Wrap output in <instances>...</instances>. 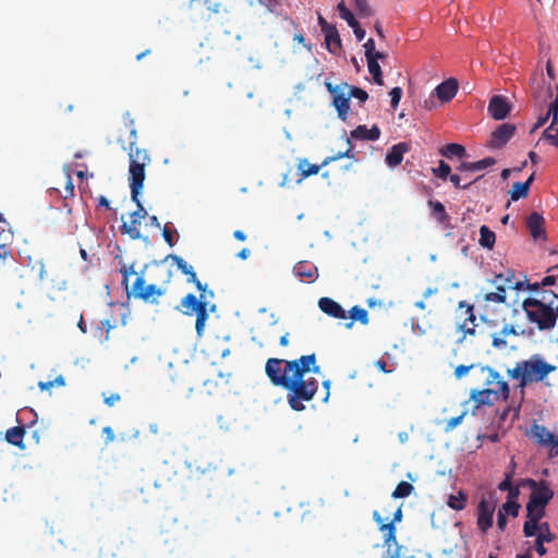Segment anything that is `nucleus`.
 <instances>
[{
    "label": "nucleus",
    "mask_w": 558,
    "mask_h": 558,
    "mask_svg": "<svg viewBox=\"0 0 558 558\" xmlns=\"http://www.w3.org/2000/svg\"><path fill=\"white\" fill-rule=\"evenodd\" d=\"M366 60H367L368 71L372 74L374 82L377 85H383L384 84L383 73H381V68H380L379 63L376 62V60H374V58H368Z\"/></svg>",
    "instance_id": "obj_40"
},
{
    "label": "nucleus",
    "mask_w": 558,
    "mask_h": 558,
    "mask_svg": "<svg viewBox=\"0 0 558 558\" xmlns=\"http://www.w3.org/2000/svg\"><path fill=\"white\" fill-rule=\"evenodd\" d=\"M120 400H121V396L117 392L110 393L109 396L104 395V402L108 407H113Z\"/></svg>",
    "instance_id": "obj_57"
},
{
    "label": "nucleus",
    "mask_w": 558,
    "mask_h": 558,
    "mask_svg": "<svg viewBox=\"0 0 558 558\" xmlns=\"http://www.w3.org/2000/svg\"><path fill=\"white\" fill-rule=\"evenodd\" d=\"M530 189L523 182H515L510 190V198L515 202L527 196Z\"/></svg>",
    "instance_id": "obj_38"
},
{
    "label": "nucleus",
    "mask_w": 558,
    "mask_h": 558,
    "mask_svg": "<svg viewBox=\"0 0 558 558\" xmlns=\"http://www.w3.org/2000/svg\"><path fill=\"white\" fill-rule=\"evenodd\" d=\"M24 435H25V426L24 425L14 426L12 428H9L5 432V440L9 444L23 449L24 448V444H23Z\"/></svg>",
    "instance_id": "obj_25"
},
{
    "label": "nucleus",
    "mask_w": 558,
    "mask_h": 558,
    "mask_svg": "<svg viewBox=\"0 0 558 558\" xmlns=\"http://www.w3.org/2000/svg\"><path fill=\"white\" fill-rule=\"evenodd\" d=\"M499 281H504V284L508 287V289L512 290H522L524 287V281H514V272L511 269H507L505 272L495 275L492 283H498Z\"/></svg>",
    "instance_id": "obj_24"
},
{
    "label": "nucleus",
    "mask_w": 558,
    "mask_h": 558,
    "mask_svg": "<svg viewBox=\"0 0 558 558\" xmlns=\"http://www.w3.org/2000/svg\"><path fill=\"white\" fill-rule=\"evenodd\" d=\"M520 505L515 500H507L499 510L506 515L517 517L519 514Z\"/></svg>",
    "instance_id": "obj_43"
},
{
    "label": "nucleus",
    "mask_w": 558,
    "mask_h": 558,
    "mask_svg": "<svg viewBox=\"0 0 558 558\" xmlns=\"http://www.w3.org/2000/svg\"><path fill=\"white\" fill-rule=\"evenodd\" d=\"M495 502L482 499L477 506V527L486 533L493 526Z\"/></svg>",
    "instance_id": "obj_11"
},
{
    "label": "nucleus",
    "mask_w": 558,
    "mask_h": 558,
    "mask_svg": "<svg viewBox=\"0 0 558 558\" xmlns=\"http://www.w3.org/2000/svg\"><path fill=\"white\" fill-rule=\"evenodd\" d=\"M476 316L474 306L466 301H460L457 310V329L463 333L461 340L465 339L468 335L475 336Z\"/></svg>",
    "instance_id": "obj_8"
},
{
    "label": "nucleus",
    "mask_w": 558,
    "mask_h": 558,
    "mask_svg": "<svg viewBox=\"0 0 558 558\" xmlns=\"http://www.w3.org/2000/svg\"><path fill=\"white\" fill-rule=\"evenodd\" d=\"M354 4L361 16H369L372 14L367 0H354Z\"/></svg>",
    "instance_id": "obj_49"
},
{
    "label": "nucleus",
    "mask_w": 558,
    "mask_h": 558,
    "mask_svg": "<svg viewBox=\"0 0 558 558\" xmlns=\"http://www.w3.org/2000/svg\"><path fill=\"white\" fill-rule=\"evenodd\" d=\"M495 233L487 226H482L480 228V245L485 248L492 250L495 245Z\"/></svg>",
    "instance_id": "obj_33"
},
{
    "label": "nucleus",
    "mask_w": 558,
    "mask_h": 558,
    "mask_svg": "<svg viewBox=\"0 0 558 558\" xmlns=\"http://www.w3.org/2000/svg\"><path fill=\"white\" fill-rule=\"evenodd\" d=\"M165 293V290L157 287L156 284L145 286V279L143 276H137L130 291L126 295L129 299L134 298L142 300L146 303H156L157 299Z\"/></svg>",
    "instance_id": "obj_7"
},
{
    "label": "nucleus",
    "mask_w": 558,
    "mask_h": 558,
    "mask_svg": "<svg viewBox=\"0 0 558 558\" xmlns=\"http://www.w3.org/2000/svg\"><path fill=\"white\" fill-rule=\"evenodd\" d=\"M205 303V301H199L194 294L190 293L181 300L180 307L184 314L193 315Z\"/></svg>",
    "instance_id": "obj_26"
},
{
    "label": "nucleus",
    "mask_w": 558,
    "mask_h": 558,
    "mask_svg": "<svg viewBox=\"0 0 558 558\" xmlns=\"http://www.w3.org/2000/svg\"><path fill=\"white\" fill-rule=\"evenodd\" d=\"M352 148H353L352 142H347V147L343 150H339L337 154L326 157L322 161L320 165H312L306 159H301L298 165V170H299V174H300V178L298 181L301 182L302 180H304L311 175L317 174L322 167H325L332 161H336L343 157L354 158V156L350 155Z\"/></svg>",
    "instance_id": "obj_6"
},
{
    "label": "nucleus",
    "mask_w": 558,
    "mask_h": 558,
    "mask_svg": "<svg viewBox=\"0 0 558 558\" xmlns=\"http://www.w3.org/2000/svg\"><path fill=\"white\" fill-rule=\"evenodd\" d=\"M487 377H486V384L487 385H495L493 389L495 391H498V396L504 400L507 401L509 399L510 389L507 381H505L500 374L492 368H487Z\"/></svg>",
    "instance_id": "obj_16"
},
{
    "label": "nucleus",
    "mask_w": 558,
    "mask_h": 558,
    "mask_svg": "<svg viewBox=\"0 0 558 558\" xmlns=\"http://www.w3.org/2000/svg\"><path fill=\"white\" fill-rule=\"evenodd\" d=\"M380 136V130L377 125H373L367 129L366 125H359L351 131L348 140H378Z\"/></svg>",
    "instance_id": "obj_21"
},
{
    "label": "nucleus",
    "mask_w": 558,
    "mask_h": 558,
    "mask_svg": "<svg viewBox=\"0 0 558 558\" xmlns=\"http://www.w3.org/2000/svg\"><path fill=\"white\" fill-rule=\"evenodd\" d=\"M349 92L351 94V98H356L360 101V104H364L368 99L367 92L360 87L349 85Z\"/></svg>",
    "instance_id": "obj_45"
},
{
    "label": "nucleus",
    "mask_w": 558,
    "mask_h": 558,
    "mask_svg": "<svg viewBox=\"0 0 558 558\" xmlns=\"http://www.w3.org/2000/svg\"><path fill=\"white\" fill-rule=\"evenodd\" d=\"M472 368V365L470 366H466V365H459L456 367L454 369V375L457 378H461L462 376L466 375L468 372Z\"/></svg>",
    "instance_id": "obj_64"
},
{
    "label": "nucleus",
    "mask_w": 558,
    "mask_h": 558,
    "mask_svg": "<svg viewBox=\"0 0 558 558\" xmlns=\"http://www.w3.org/2000/svg\"><path fill=\"white\" fill-rule=\"evenodd\" d=\"M349 317L351 318L352 322L348 323L345 326L347 328H351L352 325H353V322H360L362 325H367L368 324V313L365 308L363 307H360V306H353L350 311H349Z\"/></svg>",
    "instance_id": "obj_31"
},
{
    "label": "nucleus",
    "mask_w": 558,
    "mask_h": 558,
    "mask_svg": "<svg viewBox=\"0 0 558 558\" xmlns=\"http://www.w3.org/2000/svg\"><path fill=\"white\" fill-rule=\"evenodd\" d=\"M413 490L414 486L412 484L401 481L392 492L391 497L395 499L407 498L413 493Z\"/></svg>",
    "instance_id": "obj_37"
},
{
    "label": "nucleus",
    "mask_w": 558,
    "mask_h": 558,
    "mask_svg": "<svg viewBox=\"0 0 558 558\" xmlns=\"http://www.w3.org/2000/svg\"><path fill=\"white\" fill-rule=\"evenodd\" d=\"M123 123L125 125V128L129 130V135L131 137H135L136 136V130H135V123H134V120L131 118V114L129 112H126L125 114H123Z\"/></svg>",
    "instance_id": "obj_51"
},
{
    "label": "nucleus",
    "mask_w": 558,
    "mask_h": 558,
    "mask_svg": "<svg viewBox=\"0 0 558 558\" xmlns=\"http://www.w3.org/2000/svg\"><path fill=\"white\" fill-rule=\"evenodd\" d=\"M195 330L197 336H202L204 332L206 320L208 319L207 304L202 305L195 313Z\"/></svg>",
    "instance_id": "obj_35"
},
{
    "label": "nucleus",
    "mask_w": 558,
    "mask_h": 558,
    "mask_svg": "<svg viewBox=\"0 0 558 558\" xmlns=\"http://www.w3.org/2000/svg\"><path fill=\"white\" fill-rule=\"evenodd\" d=\"M458 81L456 78H448L440 83L434 90L435 95L441 102L450 101L458 92Z\"/></svg>",
    "instance_id": "obj_17"
},
{
    "label": "nucleus",
    "mask_w": 558,
    "mask_h": 558,
    "mask_svg": "<svg viewBox=\"0 0 558 558\" xmlns=\"http://www.w3.org/2000/svg\"><path fill=\"white\" fill-rule=\"evenodd\" d=\"M325 34V44L326 48L329 52L333 54H338L341 50V39L337 27H332L331 31H328Z\"/></svg>",
    "instance_id": "obj_27"
},
{
    "label": "nucleus",
    "mask_w": 558,
    "mask_h": 558,
    "mask_svg": "<svg viewBox=\"0 0 558 558\" xmlns=\"http://www.w3.org/2000/svg\"><path fill=\"white\" fill-rule=\"evenodd\" d=\"M353 25L354 26H350V27L353 29V33H354L356 39L359 41L363 40L365 37V31L360 26L357 21L355 22V24L353 23Z\"/></svg>",
    "instance_id": "obj_61"
},
{
    "label": "nucleus",
    "mask_w": 558,
    "mask_h": 558,
    "mask_svg": "<svg viewBox=\"0 0 558 558\" xmlns=\"http://www.w3.org/2000/svg\"><path fill=\"white\" fill-rule=\"evenodd\" d=\"M511 110L507 98L500 95L493 96L489 100L487 111L495 120L505 119Z\"/></svg>",
    "instance_id": "obj_12"
},
{
    "label": "nucleus",
    "mask_w": 558,
    "mask_h": 558,
    "mask_svg": "<svg viewBox=\"0 0 558 558\" xmlns=\"http://www.w3.org/2000/svg\"><path fill=\"white\" fill-rule=\"evenodd\" d=\"M532 437L541 446L549 447L551 458L558 456V436L549 432L545 426L534 424L531 429Z\"/></svg>",
    "instance_id": "obj_10"
},
{
    "label": "nucleus",
    "mask_w": 558,
    "mask_h": 558,
    "mask_svg": "<svg viewBox=\"0 0 558 558\" xmlns=\"http://www.w3.org/2000/svg\"><path fill=\"white\" fill-rule=\"evenodd\" d=\"M120 272L122 274V277H123L121 284L125 288V291L128 292V291L131 290L129 288V277H130V275L135 274L133 265H131V266H126V265L122 266L121 269H120Z\"/></svg>",
    "instance_id": "obj_48"
},
{
    "label": "nucleus",
    "mask_w": 558,
    "mask_h": 558,
    "mask_svg": "<svg viewBox=\"0 0 558 558\" xmlns=\"http://www.w3.org/2000/svg\"><path fill=\"white\" fill-rule=\"evenodd\" d=\"M537 530H543V525H538L537 522L526 520L523 525V533L526 537L534 536Z\"/></svg>",
    "instance_id": "obj_46"
},
{
    "label": "nucleus",
    "mask_w": 558,
    "mask_h": 558,
    "mask_svg": "<svg viewBox=\"0 0 558 558\" xmlns=\"http://www.w3.org/2000/svg\"><path fill=\"white\" fill-rule=\"evenodd\" d=\"M189 8L193 11H202V9L205 8L207 14H202L201 17L210 19L213 14L219 13L221 4L213 0H191L189 3Z\"/></svg>",
    "instance_id": "obj_20"
},
{
    "label": "nucleus",
    "mask_w": 558,
    "mask_h": 558,
    "mask_svg": "<svg viewBox=\"0 0 558 558\" xmlns=\"http://www.w3.org/2000/svg\"><path fill=\"white\" fill-rule=\"evenodd\" d=\"M390 102H391V107L393 109L397 108V106L399 105L400 102V99H401V96H402V89L400 87H393L390 93Z\"/></svg>",
    "instance_id": "obj_53"
},
{
    "label": "nucleus",
    "mask_w": 558,
    "mask_h": 558,
    "mask_svg": "<svg viewBox=\"0 0 558 558\" xmlns=\"http://www.w3.org/2000/svg\"><path fill=\"white\" fill-rule=\"evenodd\" d=\"M433 172L436 177L446 180L450 175L451 168L444 160H440L439 166L433 169Z\"/></svg>",
    "instance_id": "obj_44"
},
{
    "label": "nucleus",
    "mask_w": 558,
    "mask_h": 558,
    "mask_svg": "<svg viewBox=\"0 0 558 558\" xmlns=\"http://www.w3.org/2000/svg\"><path fill=\"white\" fill-rule=\"evenodd\" d=\"M475 163V170L476 171H480V170H483V169H486V168H489L492 166H494L496 163V159L493 158V157H486L484 159H481L478 161H474Z\"/></svg>",
    "instance_id": "obj_54"
},
{
    "label": "nucleus",
    "mask_w": 558,
    "mask_h": 558,
    "mask_svg": "<svg viewBox=\"0 0 558 558\" xmlns=\"http://www.w3.org/2000/svg\"><path fill=\"white\" fill-rule=\"evenodd\" d=\"M507 525V515L502 510H498L497 513V526L500 531H504Z\"/></svg>",
    "instance_id": "obj_60"
},
{
    "label": "nucleus",
    "mask_w": 558,
    "mask_h": 558,
    "mask_svg": "<svg viewBox=\"0 0 558 558\" xmlns=\"http://www.w3.org/2000/svg\"><path fill=\"white\" fill-rule=\"evenodd\" d=\"M470 398L474 401L476 407L493 405L496 401L501 399L498 396V391H495L493 388H485L482 390L473 389L470 393Z\"/></svg>",
    "instance_id": "obj_18"
},
{
    "label": "nucleus",
    "mask_w": 558,
    "mask_h": 558,
    "mask_svg": "<svg viewBox=\"0 0 558 558\" xmlns=\"http://www.w3.org/2000/svg\"><path fill=\"white\" fill-rule=\"evenodd\" d=\"M515 131L514 124L502 123L492 133L490 140H510L515 135Z\"/></svg>",
    "instance_id": "obj_30"
},
{
    "label": "nucleus",
    "mask_w": 558,
    "mask_h": 558,
    "mask_svg": "<svg viewBox=\"0 0 558 558\" xmlns=\"http://www.w3.org/2000/svg\"><path fill=\"white\" fill-rule=\"evenodd\" d=\"M545 219L538 213H532L526 219V227L533 239L537 240L545 234Z\"/></svg>",
    "instance_id": "obj_19"
},
{
    "label": "nucleus",
    "mask_w": 558,
    "mask_h": 558,
    "mask_svg": "<svg viewBox=\"0 0 558 558\" xmlns=\"http://www.w3.org/2000/svg\"><path fill=\"white\" fill-rule=\"evenodd\" d=\"M102 434L105 435L106 444L112 442L114 440V432L110 426L104 427Z\"/></svg>",
    "instance_id": "obj_63"
},
{
    "label": "nucleus",
    "mask_w": 558,
    "mask_h": 558,
    "mask_svg": "<svg viewBox=\"0 0 558 558\" xmlns=\"http://www.w3.org/2000/svg\"><path fill=\"white\" fill-rule=\"evenodd\" d=\"M449 179H450V182L457 187V189H462V190H465L468 189L472 182L468 183V184H464V185H461L460 184V177L458 174H450L449 175Z\"/></svg>",
    "instance_id": "obj_62"
},
{
    "label": "nucleus",
    "mask_w": 558,
    "mask_h": 558,
    "mask_svg": "<svg viewBox=\"0 0 558 558\" xmlns=\"http://www.w3.org/2000/svg\"><path fill=\"white\" fill-rule=\"evenodd\" d=\"M364 49H365V57L366 59L368 58H372V54L374 52H376V49H375V41L373 38H369L365 44H364Z\"/></svg>",
    "instance_id": "obj_59"
},
{
    "label": "nucleus",
    "mask_w": 558,
    "mask_h": 558,
    "mask_svg": "<svg viewBox=\"0 0 558 558\" xmlns=\"http://www.w3.org/2000/svg\"><path fill=\"white\" fill-rule=\"evenodd\" d=\"M174 233H177V231L170 230L167 226L162 229V236L169 246H173L175 243Z\"/></svg>",
    "instance_id": "obj_56"
},
{
    "label": "nucleus",
    "mask_w": 558,
    "mask_h": 558,
    "mask_svg": "<svg viewBox=\"0 0 558 558\" xmlns=\"http://www.w3.org/2000/svg\"><path fill=\"white\" fill-rule=\"evenodd\" d=\"M337 9L340 17L343 19L349 26H354L353 23L355 24L356 20L351 11L347 8L344 1H340L337 5Z\"/></svg>",
    "instance_id": "obj_41"
},
{
    "label": "nucleus",
    "mask_w": 558,
    "mask_h": 558,
    "mask_svg": "<svg viewBox=\"0 0 558 558\" xmlns=\"http://www.w3.org/2000/svg\"><path fill=\"white\" fill-rule=\"evenodd\" d=\"M319 310L326 315L338 318L345 319L348 317L344 308L335 300L324 296L318 300Z\"/></svg>",
    "instance_id": "obj_14"
},
{
    "label": "nucleus",
    "mask_w": 558,
    "mask_h": 558,
    "mask_svg": "<svg viewBox=\"0 0 558 558\" xmlns=\"http://www.w3.org/2000/svg\"><path fill=\"white\" fill-rule=\"evenodd\" d=\"M430 205L433 207V215L437 219V221L442 225L448 223L450 220V217L446 213L445 206L438 201L432 202Z\"/></svg>",
    "instance_id": "obj_39"
},
{
    "label": "nucleus",
    "mask_w": 558,
    "mask_h": 558,
    "mask_svg": "<svg viewBox=\"0 0 558 558\" xmlns=\"http://www.w3.org/2000/svg\"><path fill=\"white\" fill-rule=\"evenodd\" d=\"M526 517L529 520L531 521H534V522H539V520L544 517L545 514V508H538V507H535V506H531V505H526Z\"/></svg>",
    "instance_id": "obj_42"
},
{
    "label": "nucleus",
    "mask_w": 558,
    "mask_h": 558,
    "mask_svg": "<svg viewBox=\"0 0 558 558\" xmlns=\"http://www.w3.org/2000/svg\"><path fill=\"white\" fill-rule=\"evenodd\" d=\"M140 216H133V213L131 214V222L123 223L120 229L123 234H128L131 239L137 240L141 238V231L138 229V226L141 225Z\"/></svg>",
    "instance_id": "obj_28"
},
{
    "label": "nucleus",
    "mask_w": 558,
    "mask_h": 558,
    "mask_svg": "<svg viewBox=\"0 0 558 558\" xmlns=\"http://www.w3.org/2000/svg\"><path fill=\"white\" fill-rule=\"evenodd\" d=\"M325 87L332 96V106L337 110L338 118L345 122L350 112L351 94L349 92V84L333 85L330 82H326Z\"/></svg>",
    "instance_id": "obj_4"
},
{
    "label": "nucleus",
    "mask_w": 558,
    "mask_h": 558,
    "mask_svg": "<svg viewBox=\"0 0 558 558\" xmlns=\"http://www.w3.org/2000/svg\"><path fill=\"white\" fill-rule=\"evenodd\" d=\"M293 274L301 280L314 282L318 278L317 267L310 262L302 260L294 265Z\"/></svg>",
    "instance_id": "obj_15"
},
{
    "label": "nucleus",
    "mask_w": 558,
    "mask_h": 558,
    "mask_svg": "<svg viewBox=\"0 0 558 558\" xmlns=\"http://www.w3.org/2000/svg\"><path fill=\"white\" fill-rule=\"evenodd\" d=\"M265 373L274 386L287 390L288 404L296 412L303 411L304 402L313 400L318 390V380L305 377L308 373H320L315 353L290 361L270 357L266 361Z\"/></svg>",
    "instance_id": "obj_1"
},
{
    "label": "nucleus",
    "mask_w": 558,
    "mask_h": 558,
    "mask_svg": "<svg viewBox=\"0 0 558 558\" xmlns=\"http://www.w3.org/2000/svg\"><path fill=\"white\" fill-rule=\"evenodd\" d=\"M465 415V412H462L460 415L452 417L446 422L445 430L450 432L453 428H456L458 425L461 424L463 417Z\"/></svg>",
    "instance_id": "obj_55"
},
{
    "label": "nucleus",
    "mask_w": 558,
    "mask_h": 558,
    "mask_svg": "<svg viewBox=\"0 0 558 558\" xmlns=\"http://www.w3.org/2000/svg\"><path fill=\"white\" fill-rule=\"evenodd\" d=\"M100 327L97 328V330L99 331H102L105 332L104 335V340H108L109 339V332L112 328H114V325L111 324V322L109 319H104L100 322ZM99 337H102V332H100Z\"/></svg>",
    "instance_id": "obj_52"
},
{
    "label": "nucleus",
    "mask_w": 558,
    "mask_h": 558,
    "mask_svg": "<svg viewBox=\"0 0 558 558\" xmlns=\"http://www.w3.org/2000/svg\"><path fill=\"white\" fill-rule=\"evenodd\" d=\"M468 496L462 490H460L457 495H450L448 497L447 505L449 508L460 511L463 510L466 506Z\"/></svg>",
    "instance_id": "obj_34"
},
{
    "label": "nucleus",
    "mask_w": 558,
    "mask_h": 558,
    "mask_svg": "<svg viewBox=\"0 0 558 558\" xmlns=\"http://www.w3.org/2000/svg\"><path fill=\"white\" fill-rule=\"evenodd\" d=\"M483 300L487 303H505L507 294H500L497 292H487L484 294Z\"/></svg>",
    "instance_id": "obj_47"
},
{
    "label": "nucleus",
    "mask_w": 558,
    "mask_h": 558,
    "mask_svg": "<svg viewBox=\"0 0 558 558\" xmlns=\"http://www.w3.org/2000/svg\"><path fill=\"white\" fill-rule=\"evenodd\" d=\"M409 150V145L405 142H400L399 144L392 146L390 151L386 156V162L390 167H396L401 163L403 159V154Z\"/></svg>",
    "instance_id": "obj_23"
},
{
    "label": "nucleus",
    "mask_w": 558,
    "mask_h": 558,
    "mask_svg": "<svg viewBox=\"0 0 558 558\" xmlns=\"http://www.w3.org/2000/svg\"><path fill=\"white\" fill-rule=\"evenodd\" d=\"M167 259H171L182 274L186 275L187 281L195 284L198 291H205L206 286L203 284L196 277V274L191 265H189L182 257L170 254Z\"/></svg>",
    "instance_id": "obj_13"
},
{
    "label": "nucleus",
    "mask_w": 558,
    "mask_h": 558,
    "mask_svg": "<svg viewBox=\"0 0 558 558\" xmlns=\"http://www.w3.org/2000/svg\"><path fill=\"white\" fill-rule=\"evenodd\" d=\"M129 155L131 163L147 165L150 161L148 153L145 149L134 147V142H131Z\"/></svg>",
    "instance_id": "obj_32"
},
{
    "label": "nucleus",
    "mask_w": 558,
    "mask_h": 558,
    "mask_svg": "<svg viewBox=\"0 0 558 558\" xmlns=\"http://www.w3.org/2000/svg\"><path fill=\"white\" fill-rule=\"evenodd\" d=\"M539 295L524 299L522 310L530 324L535 325L539 331H549L557 325L554 300L549 296V291H543Z\"/></svg>",
    "instance_id": "obj_3"
},
{
    "label": "nucleus",
    "mask_w": 558,
    "mask_h": 558,
    "mask_svg": "<svg viewBox=\"0 0 558 558\" xmlns=\"http://www.w3.org/2000/svg\"><path fill=\"white\" fill-rule=\"evenodd\" d=\"M556 369L557 366L547 363L539 354H533L527 360L518 361L513 368L507 371V375L517 380L518 387L523 390L531 384L543 383Z\"/></svg>",
    "instance_id": "obj_2"
},
{
    "label": "nucleus",
    "mask_w": 558,
    "mask_h": 558,
    "mask_svg": "<svg viewBox=\"0 0 558 558\" xmlns=\"http://www.w3.org/2000/svg\"><path fill=\"white\" fill-rule=\"evenodd\" d=\"M512 475H513V471H509V472H506L505 473V480L502 482L499 483L498 485V489L501 490V492H509L511 488H512Z\"/></svg>",
    "instance_id": "obj_50"
},
{
    "label": "nucleus",
    "mask_w": 558,
    "mask_h": 558,
    "mask_svg": "<svg viewBox=\"0 0 558 558\" xmlns=\"http://www.w3.org/2000/svg\"><path fill=\"white\" fill-rule=\"evenodd\" d=\"M527 484L532 492L530 499L526 505L545 508L554 496L553 490L548 487L545 482L538 484L534 480H527Z\"/></svg>",
    "instance_id": "obj_9"
},
{
    "label": "nucleus",
    "mask_w": 558,
    "mask_h": 558,
    "mask_svg": "<svg viewBox=\"0 0 558 558\" xmlns=\"http://www.w3.org/2000/svg\"><path fill=\"white\" fill-rule=\"evenodd\" d=\"M508 336H518V331L513 325H505L499 332H496L492 336L493 341L492 344L496 349H506L507 341L506 338Z\"/></svg>",
    "instance_id": "obj_22"
},
{
    "label": "nucleus",
    "mask_w": 558,
    "mask_h": 558,
    "mask_svg": "<svg viewBox=\"0 0 558 558\" xmlns=\"http://www.w3.org/2000/svg\"><path fill=\"white\" fill-rule=\"evenodd\" d=\"M535 550L539 556H544L547 551L543 543V533H539L536 537Z\"/></svg>",
    "instance_id": "obj_58"
},
{
    "label": "nucleus",
    "mask_w": 558,
    "mask_h": 558,
    "mask_svg": "<svg viewBox=\"0 0 558 558\" xmlns=\"http://www.w3.org/2000/svg\"><path fill=\"white\" fill-rule=\"evenodd\" d=\"M145 166L140 163H131L130 162V187H131V197L134 203L137 205V209L133 213V216H140V218H145L147 215L146 209L140 202L138 195L143 189L144 180H145Z\"/></svg>",
    "instance_id": "obj_5"
},
{
    "label": "nucleus",
    "mask_w": 558,
    "mask_h": 558,
    "mask_svg": "<svg viewBox=\"0 0 558 558\" xmlns=\"http://www.w3.org/2000/svg\"><path fill=\"white\" fill-rule=\"evenodd\" d=\"M11 233L5 227L0 226V259L5 260L11 255Z\"/></svg>",
    "instance_id": "obj_29"
},
{
    "label": "nucleus",
    "mask_w": 558,
    "mask_h": 558,
    "mask_svg": "<svg viewBox=\"0 0 558 558\" xmlns=\"http://www.w3.org/2000/svg\"><path fill=\"white\" fill-rule=\"evenodd\" d=\"M440 154L447 158L454 156L462 158L465 155V148L457 143H450L440 149Z\"/></svg>",
    "instance_id": "obj_36"
}]
</instances>
